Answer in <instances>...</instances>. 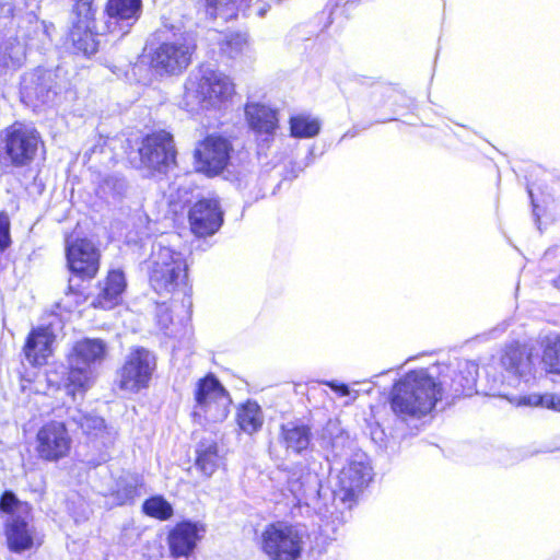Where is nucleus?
Masks as SVG:
<instances>
[{
  "mask_svg": "<svg viewBox=\"0 0 560 560\" xmlns=\"http://www.w3.org/2000/svg\"><path fill=\"white\" fill-rule=\"evenodd\" d=\"M442 383L435 382L427 370L411 371L392 390L390 407L406 421L427 416L441 399Z\"/></svg>",
  "mask_w": 560,
  "mask_h": 560,
  "instance_id": "obj_1",
  "label": "nucleus"
},
{
  "mask_svg": "<svg viewBox=\"0 0 560 560\" xmlns=\"http://www.w3.org/2000/svg\"><path fill=\"white\" fill-rule=\"evenodd\" d=\"M107 355V345L100 338H84L74 343L67 358L66 389L72 397L86 392L95 382L97 366Z\"/></svg>",
  "mask_w": 560,
  "mask_h": 560,
  "instance_id": "obj_2",
  "label": "nucleus"
},
{
  "mask_svg": "<svg viewBox=\"0 0 560 560\" xmlns=\"http://www.w3.org/2000/svg\"><path fill=\"white\" fill-rule=\"evenodd\" d=\"M187 280V264L182 253L173 250L162 242L153 246L150 265V283L155 292L172 293Z\"/></svg>",
  "mask_w": 560,
  "mask_h": 560,
  "instance_id": "obj_3",
  "label": "nucleus"
},
{
  "mask_svg": "<svg viewBox=\"0 0 560 560\" xmlns=\"http://www.w3.org/2000/svg\"><path fill=\"white\" fill-rule=\"evenodd\" d=\"M234 92L230 79L210 67H202L185 84V102L191 109L208 108L228 100Z\"/></svg>",
  "mask_w": 560,
  "mask_h": 560,
  "instance_id": "obj_4",
  "label": "nucleus"
},
{
  "mask_svg": "<svg viewBox=\"0 0 560 560\" xmlns=\"http://www.w3.org/2000/svg\"><path fill=\"white\" fill-rule=\"evenodd\" d=\"M305 537L301 526L278 521L265 526L259 546L269 560H298L302 556Z\"/></svg>",
  "mask_w": 560,
  "mask_h": 560,
  "instance_id": "obj_5",
  "label": "nucleus"
},
{
  "mask_svg": "<svg viewBox=\"0 0 560 560\" xmlns=\"http://www.w3.org/2000/svg\"><path fill=\"white\" fill-rule=\"evenodd\" d=\"M40 144V136L35 128L15 122L0 136V161L7 166H27Z\"/></svg>",
  "mask_w": 560,
  "mask_h": 560,
  "instance_id": "obj_6",
  "label": "nucleus"
},
{
  "mask_svg": "<svg viewBox=\"0 0 560 560\" xmlns=\"http://www.w3.org/2000/svg\"><path fill=\"white\" fill-rule=\"evenodd\" d=\"M195 400L192 415L199 422H222L230 412V396L213 375L198 381Z\"/></svg>",
  "mask_w": 560,
  "mask_h": 560,
  "instance_id": "obj_7",
  "label": "nucleus"
},
{
  "mask_svg": "<svg viewBox=\"0 0 560 560\" xmlns=\"http://www.w3.org/2000/svg\"><path fill=\"white\" fill-rule=\"evenodd\" d=\"M155 369L154 353L143 347H133L118 371V387L124 392L136 394L149 386Z\"/></svg>",
  "mask_w": 560,
  "mask_h": 560,
  "instance_id": "obj_8",
  "label": "nucleus"
},
{
  "mask_svg": "<svg viewBox=\"0 0 560 560\" xmlns=\"http://www.w3.org/2000/svg\"><path fill=\"white\" fill-rule=\"evenodd\" d=\"M195 47L189 36L175 35L156 47L152 54L151 66L159 74H179L189 66Z\"/></svg>",
  "mask_w": 560,
  "mask_h": 560,
  "instance_id": "obj_9",
  "label": "nucleus"
},
{
  "mask_svg": "<svg viewBox=\"0 0 560 560\" xmlns=\"http://www.w3.org/2000/svg\"><path fill=\"white\" fill-rule=\"evenodd\" d=\"M72 439L65 423L50 421L36 434L35 452L45 462H58L70 454Z\"/></svg>",
  "mask_w": 560,
  "mask_h": 560,
  "instance_id": "obj_10",
  "label": "nucleus"
},
{
  "mask_svg": "<svg viewBox=\"0 0 560 560\" xmlns=\"http://www.w3.org/2000/svg\"><path fill=\"white\" fill-rule=\"evenodd\" d=\"M371 467L364 460L363 455H357L343 466L338 475V483L334 491L335 497L349 508L363 488L371 480Z\"/></svg>",
  "mask_w": 560,
  "mask_h": 560,
  "instance_id": "obj_11",
  "label": "nucleus"
},
{
  "mask_svg": "<svg viewBox=\"0 0 560 560\" xmlns=\"http://www.w3.org/2000/svg\"><path fill=\"white\" fill-rule=\"evenodd\" d=\"M66 257L69 269L82 278H94L98 271L101 253L88 238L68 237Z\"/></svg>",
  "mask_w": 560,
  "mask_h": 560,
  "instance_id": "obj_12",
  "label": "nucleus"
},
{
  "mask_svg": "<svg viewBox=\"0 0 560 560\" xmlns=\"http://www.w3.org/2000/svg\"><path fill=\"white\" fill-rule=\"evenodd\" d=\"M139 155L145 167L162 172L175 162L173 137L164 130L148 136L139 148Z\"/></svg>",
  "mask_w": 560,
  "mask_h": 560,
  "instance_id": "obj_13",
  "label": "nucleus"
},
{
  "mask_svg": "<svg viewBox=\"0 0 560 560\" xmlns=\"http://www.w3.org/2000/svg\"><path fill=\"white\" fill-rule=\"evenodd\" d=\"M230 142L222 137L210 136L198 144L195 159L198 171L208 175H218L229 163Z\"/></svg>",
  "mask_w": 560,
  "mask_h": 560,
  "instance_id": "obj_14",
  "label": "nucleus"
},
{
  "mask_svg": "<svg viewBox=\"0 0 560 560\" xmlns=\"http://www.w3.org/2000/svg\"><path fill=\"white\" fill-rule=\"evenodd\" d=\"M500 364L506 372L502 384L516 386L520 380L528 381L533 375L534 361L529 348L521 345H510L505 348Z\"/></svg>",
  "mask_w": 560,
  "mask_h": 560,
  "instance_id": "obj_15",
  "label": "nucleus"
},
{
  "mask_svg": "<svg viewBox=\"0 0 560 560\" xmlns=\"http://www.w3.org/2000/svg\"><path fill=\"white\" fill-rule=\"evenodd\" d=\"M223 222V212L215 198L197 201L189 211L191 231L198 236L214 234Z\"/></svg>",
  "mask_w": 560,
  "mask_h": 560,
  "instance_id": "obj_16",
  "label": "nucleus"
},
{
  "mask_svg": "<svg viewBox=\"0 0 560 560\" xmlns=\"http://www.w3.org/2000/svg\"><path fill=\"white\" fill-rule=\"evenodd\" d=\"M105 12L107 15L106 25L109 32L116 30L127 33L135 24L142 12V0H108Z\"/></svg>",
  "mask_w": 560,
  "mask_h": 560,
  "instance_id": "obj_17",
  "label": "nucleus"
},
{
  "mask_svg": "<svg viewBox=\"0 0 560 560\" xmlns=\"http://www.w3.org/2000/svg\"><path fill=\"white\" fill-rule=\"evenodd\" d=\"M31 518V513L26 515H8L5 521V536L10 550L22 552L33 547L35 532L30 524Z\"/></svg>",
  "mask_w": 560,
  "mask_h": 560,
  "instance_id": "obj_18",
  "label": "nucleus"
},
{
  "mask_svg": "<svg viewBox=\"0 0 560 560\" xmlns=\"http://www.w3.org/2000/svg\"><path fill=\"white\" fill-rule=\"evenodd\" d=\"M245 116L250 129L264 140L272 137L278 129L277 112L260 103H247Z\"/></svg>",
  "mask_w": 560,
  "mask_h": 560,
  "instance_id": "obj_19",
  "label": "nucleus"
},
{
  "mask_svg": "<svg viewBox=\"0 0 560 560\" xmlns=\"http://www.w3.org/2000/svg\"><path fill=\"white\" fill-rule=\"evenodd\" d=\"M55 335L50 327H38L33 329L24 346L25 359L32 365H43L52 353Z\"/></svg>",
  "mask_w": 560,
  "mask_h": 560,
  "instance_id": "obj_20",
  "label": "nucleus"
},
{
  "mask_svg": "<svg viewBox=\"0 0 560 560\" xmlns=\"http://www.w3.org/2000/svg\"><path fill=\"white\" fill-rule=\"evenodd\" d=\"M126 285L124 272L110 270L106 279L100 283V291L92 304L104 310L113 308L121 301Z\"/></svg>",
  "mask_w": 560,
  "mask_h": 560,
  "instance_id": "obj_21",
  "label": "nucleus"
},
{
  "mask_svg": "<svg viewBox=\"0 0 560 560\" xmlns=\"http://www.w3.org/2000/svg\"><path fill=\"white\" fill-rule=\"evenodd\" d=\"M73 420L84 434L98 440L102 446L109 447L114 444L117 432L114 428L107 427L103 418L91 413H79L77 417L73 416Z\"/></svg>",
  "mask_w": 560,
  "mask_h": 560,
  "instance_id": "obj_22",
  "label": "nucleus"
},
{
  "mask_svg": "<svg viewBox=\"0 0 560 560\" xmlns=\"http://www.w3.org/2000/svg\"><path fill=\"white\" fill-rule=\"evenodd\" d=\"M95 191L107 203H118L129 197L130 186L120 174H104L100 176Z\"/></svg>",
  "mask_w": 560,
  "mask_h": 560,
  "instance_id": "obj_23",
  "label": "nucleus"
},
{
  "mask_svg": "<svg viewBox=\"0 0 560 560\" xmlns=\"http://www.w3.org/2000/svg\"><path fill=\"white\" fill-rule=\"evenodd\" d=\"M198 526L190 522L177 524L168 535L171 552L174 557H186L195 548L198 539Z\"/></svg>",
  "mask_w": 560,
  "mask_h": 560,
  "instance_id": "obj_24",
  "label": "nucleus"
},
{
  "mask_svg": "<svg viewBox=\"0 0 560 560\" xmlns=\"http://www.w3.org/2000/svg\"><path fill=\"white\" fill-rule=\"evenodd\" d=\"M196 453V466L207 477L212 476L223 463V456L219 453L218 444L212 440L199 442Z\"/></svg>",
  "mask_w": 560,
  "mask_h": 560,
  "instance_id": "obj_25",
  "label": "nucleus"
},
{
  "mask_svg": "<svg viewBox=\"0 0 560 560\" xmlns=\"http://www.w3.org/2000/svg\"><path fill=\"white\" fill-rule=\"evenodd\" d=\"M281 430L283 442L288 450H292L294 453H301L308 447L312 434L307 425L289 422L283 424Z\"/></svg>",
  "mask_w": 560,
  "mask_h": 560,
  "instance_id": "obj_26",
  "label": "nucleus"
},
{
  "mask_svg": "<svg viewBox=\"0 0 560 560\" xmlns=\"http://www.w3.org/2000/svg\"><path fill=\"white\" fill-rule=\"evenodd\" d=\"M95 26L73 24L69 32V39L74 49L85 56H91L97 51Z\"/></svg>",
  "mask_w": 560,
  "mask_h": 560,
  "instance_id": "obj_27",
  "label": "nucleus"
},
{
  "mask_svg": "<svg viewBox=\"0 0 560 560\" xmlns=\"http://www.w3.org/2000/svg\"><path fill=\"white\" fill-rule=\"evenodd\" d=\"M478 368L476 364L465 362L455 374L451 388L455 395L469 396L475 389Z\"/></svg>",
  "mask_w": 560,
  "mask_h": 560,
  "instance_id": "obj_28",
  "label": "nucleus"
},
{
  "mask_svg": "<svg viewBox=\"0 0 560 560\" xmlns=\"http://www.w3.org/2000/svg\"><path fill=\"white\" fill-rule=\"evenodd\" d=\"M264 422V417L258 404L247 401L237 412V423L242 431L247 434L257 432Z\"/></svg>",
  "mask_w": 560,
  "mask_h": 560,
  "instance_id": "obj_29",
  "label": "nucleus"
},
{
  "mask_svg": "<svg viewBox=\"0 0 560 560\" xmlns=\"http://www.w3.org/2000/svg\"><path fill=\"white\" fill-rule=\"evenodd\" d=\"M495 395L506 398L510 402L515 404L516 406H544L560 411V397L551 394L544 396L538 394H528L510 398L504 392L498 390Z\"/></svg>",
  "mask_w": 560,
  "mask_h": 560,
  "instance_id": "obj_30",
  "label": "nucleus"
},
{
  "mask_svg": "<svg viewBox=\"0 0 560 560\" xmlns=\"http://www.w3.org/2000/svg\"><path fill=\"white\" fill-rule=\"evenodd\" d=\"M290 129L294 138H313L320 131V121L310 115L300 114L291 117Z\"/></svg>",
  "mask_w": 560,
  "mask_h": 560,
  "instance_id": "obj_31",
  "label": "nucleus"
},
{
  "mask_svg": "<svg viewBox=\"0 0 560 560\" xmlns=\"http://www.w3.org/2000/svg\"><path fill=\"white\" fill-rule=\"evenodd\" d=\"M250 49L248 37L246 34L231 33L226 34L220 43V50L222 54L231 59H236Z\"/></svg>",
  "mask_w": 560,
  "mask_h": 560,
  "instance_id": "obj_32",
  "label": "nucleus"
},
{
  "mask_svg": "<svg viewBox=\"0 0 560 560\" xmlns=\"http://www.w3.org/2000/svg\"><path fill=\"white\" fill-rule=\"evenodd\" d=\"M542 363L551 373L560 374V335L547 336L544 342Z\"/></svg>",
  "mask_w": 560,
  "mask_h": 560,
  "instance_id": "obj_33",
  "label": "nucleus"
},
{
  "mask_svg": "<svg viewBox=\"0 0 560 560\" xmlns=\"http://www.w3.org/2000/svg\"><path fill=\"white\" fill-rule=\"evenodd\" d=\"M250 0H207L208 12L212 16H222L228 20L236 15V12Z\"/></svg>",
  "mask_w": 560,
  "mask_h": 560,
  "instance_id": "obj_34",
  "label": "nucleus"
},
{
  "mask_svg": "<svg viewBox=\"0 0 560 560\" xmlns=\"http://www.w3.org/2000/svg\"><path fill=\"white\" fill-rule=\"evenodd\" d=\"M24 59V49L19 42H8L0 47V66L19 67Z\"/></svg>",
  "mask_w": 560,
  "mask_h": 560,
  "instance_id": "obj_35",
  "label": "nucleus"
},
{
  "mask_svg": "<svg viewBox=\"0 0 560 560\" xmlns=\"http://www.w3.org/2000/svg\"><path fill=\"white\" fill-rule=\"evenodd\" d=\"M143 511L147 515L168 520L173 515L171 504L162 497H153L144 501Z\"/></svg>",
  "mask_w": 560,
  "mask_h": 560,
  "instance_id": "obj_36",
  "label": "nucleus"
},
{
  "mask_svg": "<svg viewBox=\"0 0 560 560\" xmlns=\"http://www.w3.org/2000/svg\"><path fill=\"white\" fill-rule=\"evenodd\" d=\"M22 95L24 98L34 103V105L46 104L50 97V90L44 84L36 82H24L22 86Z\"/></svg>",
  "mask_w": 560,
  "mask_h": 560,
  "instance_id": "obj_37",
  "label": "nucleus"
},
{
  "mask_svg": "<svg viewBox=\"0 0 560 560\" xmlns=\"http://www.w3.org/2000/svg\"><path fill=\"white\" fill-rule=\"evenodd\" d=\"M93 0H78L73 8V24L95 26Z\"/></svg>",
  "mask_w": 560,
  "mask_h": 560,
  "instance_id": "obj_38",
  "label": "nucleus"
},
{
  "mask_svg": "<svg viewBox=\"0 0 560 560\" xmlns=\"http://www.w3.org/2000/svg\"><path fill=\"white\" fill-rule=\"evenodd\" d=\"M0 510L11 514L26 515L31 513V506L26 502H21L13 492L7 491L0 500Z\"/></svg>",
  "mask_w": 560,
  "mask_h": 560,
  "instance_id": "obj_39",
  "label": "nucleus"
},
{
  "mask_svg": "<svg viewBox=\"0 0 560 560\" xmlns=\"http://www.w3.org/2000/svg\"><path fill=\"white\" fill-rule=\"evenodd\" d=\"M305 481L299 482V480H290V491L299 499L317 492L318 478L316 475L307 474Z\"/></svg>",
  "mask_w": 560,
  "mask_h": 560,
  "instance_id": "obj_40",
  "label": "nucleus"
},
{
  "mask_svg": "<svg viewBox=\"0 0 560 560\" xmlns=\"http://www.w3.org/2000/svg\"><path fill=\"white\" fill-rule=\"evenodd\" d=\"M137 495V487L132 482L119 483L116 491V499L119 504H125Z\"/></svg>",
  "mask_w": 560,
  "mask_h": 560,
  "instance_id": "obj_41",
  "label": "nucleus"
},
{
  "mask_svg": "<svg viewBox=\"0 0 560 560\" xmlns=\"http://www.w3.org/2000/svg\"><path fill=\"white\" fill-rule=\"evenodd\" d=\"M10 221L7 214L0 213V250L10 245Z\"/></svg>",
  "mask_w": 560,
  "mask_h": 560,
  "instance_id": "obj_42",
  "label": "nucleus"
},
{
  "mask_svg": "<svg viewBox=\"0 0 560 560\" xmlns=\"http://www.w3.org/2000/svg\"><path fill=\"white\" fill-rule=\"evenodd\" d=\"M156 320L162 329H167L173 323L172 312L165 304H160L156 307Z\"/></svg>",
  "mask_w": 560,
  "mask_h": 560,
  "instance_id": "obj_43",
  "label": "nucleus"
},
{
  "mask_svg": "<svg viewBox=\"0 0 560 560\" xmlns=\"http://www.w3.org/2000/svg\"><path fill=\"white\" fill-rule=\"evenodd\" d=\"M324 384L330 387L334 392L338 393L340 396H349L351 394L350 388L346 384H339L336 381H326Z\"/></svg>",
  "mask_w": 560,
  "mask_h": 560,
  "instance_id": "obj_44",
  "label": "nucleus"
},
{
  "mask_svg": "<svg viewBox=\"0 0 560 560\" xmlns=\"http://www.w3.org/2000/svg\"><path fill=\"white\" fill-rule=\"evenodd\" d=\"M13 14V5L11 2L0 3V18H9Z\"/></svg>",
  "mask_w": 560,
  "mask_h": 560,
  "instance_id": "obj_45",
  "label": "nucleus"
},
{
  "mask_svg": "<svg viewBox=\"0 0 560 560\" xmlns=\"http://www.w3.org/2000/svg\"><path fill=\"white\" fill-rule=\"evenodd\" d=\"M35 30H40L43 33H45V24L44 22H35Z\"/></svg>",
  "mask_w": 560,
  "mask_h": 560,
  "instance_id": "obj_46",
  "label": "nucleus"
},
{
  "mask_svg": "<svg viewBox=\"0 0 560 560\" xmlns=\"http://www.w3.org/2000/svg\"><path fill=\"white\" fill-rule=\"evenodd\" d=\"M353 393H354V397H353V400H354L358 397V390H354Z\"/></svg>",
  "mask_w": 560,
  "mask_h": 560,
  "instance_id": "obj_47",
  "label": "nucleus"
}]
</instances>
